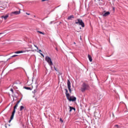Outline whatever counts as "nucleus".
<instances>
[{"label":"nucleus","instance_id":"2","mask_svg":"<svg viewBox=\"0 0 128 128\" xmlns=\"http://www.w3.org/2000/svg\"><path fill=\"white\" fill-rule=\"evenodd\" d=\"M76 24H79V26H81L82 28L84 26V23L81 19H77L75 20Z\"/></svg>","mask_w":128,"mask_h":128},{"label":"nucleus","instance_id":"3","mask_svg":"<svg viewBox=\"0 0 128 128\" xmlns=\"http://www.w3.org/2000/svg\"><path fill=\"white\" fill-rule=\"evenodd\" d=\"M45 60L48 62V64L49 66H52V64H54L52 61V58H50L48 56H46Z\"/></svg>","mask_w":128,"mask_h":128},{"label":"nucleus","instance_id":"25","mask_svg":"<svg viewBox=\"0 0 128 128\" xmlns=\"http://www.w3.org/2000/svg\"><path fill=\"white\" fill-rule=\"evenodd\" d=\"M26 14H27L28 16H30V13L26 12Z\"/></svg>","mask_w":128,"mask_h":128},{"label":"nucleus","instance_id":"29","mask_svg":"<svg viewBox=\"0 0 128 128\" xmlns=\"http://www.w3.org/2000/svg\"><path fill=\"white\" fill-rule=\"evenodd\" d=\"M48 0H42V2H46V1H48Z\"/></svg>","mask_w":128,"mask_h":128},{"label":"nucleus","instance_id":"33","mask_svg":"<svg viewBox=\"0 0 128 128\" xmlns=\"http://www.w3.org/2000/svg\"><path fill=\"white\" fill-rule=\"evenodd\" d=\"M80 39L82 40V36H80Z\"/></svg>","mask_w":128,"mask_h":128},{"label":"nucleus","instance_id":"8","mask_svg":"<svg viewBox=\"0 0 128 128\" xmlns=\"http://www.w3.org/2000/svg\"><path fill=\"white\" fill-rule=\"evenodd\" d=\"M72 18H74V15H71V16H68L67 20H72Z\"/></svg>","mask_w":128,"mask_h":128},{"label":"nucleus","instance_id":"14","mask_svg":"<svg viewBox=\"0 0 128 128\" xmlns=\"http://www.w3.org/2000/svg\"><path fill=\"white\" fill-rule=\"evenodd\" d=\"M14 115L12 116H12H10V120L8 121L9 123H10V122H12V120H14Z\"/></svg>","mask_w":128,"mask_h":128},{"label":"nucleus","instance_id":"42","mask_svg":"<svg viewBox=\"0 0 128 128\" xmlns=\"http://www.w3.org/2000/svg\"><path fill=\"white\" fill-rule=\"evenodd\" d=\"M34 18H36V16H34Z\"/></svg>","mask_w":128,"mask_h":128},{"label":"nucleus","instance_id":"24","mask_svg":"<svg viewBox=\"0 0 128 128\" xmlns=\"http://www.w3.org/2000/svg\"><path fill=\"white\" fill-rule=\"evenodd\" d=\"M34 46L35 48H37L38 50V46H36V45H34Z\"/></svg>","mask_w":128,"mask_h":128},{"label":"nucleus","instance_id":"28","mask_svg":"<svg viewBox=\"0 0 128 128\" xmlns=\"http://www.w3.org/2000/svg\"><path fill=\"white\" fill-rule=\"evenodd\" d=\"M40 54H41V56H43V57H44V54H42L40 53Z\"/></svg>","mask_w":128,"mask_h":128},{"label":"nucleus","instance_id":"39","mask_svg":"<svg viewBox=\"0 0 128 128\" xmlns=\"http://www.w3.org/2000/svg\"><path fill=\"white\" fill-rule=\"evenodd\" d=\"M3 33H0V34H2Z\"/></svg>","mask_w":128,"mask_h":128},{"label":"nucleus","instance_id":"45","mask_svg":"<svg viewBox=\"0 0 128 128\" xmlns=\"http://www.w3.org/2000/svg\"><path fill=\"white\" fill-rule=\"evenodd\" d=\"M112 116H114V114H112Z\"/></svg>","mask_w":128,"mask_h":128},{"label":"nucleus","instance_id":"21","mask_svg":"<svg viewBox=\"0 0 128 128\" xmlns=\"http://www.w3.org/2000/svg\"><path fill=\"white\" fill-rule=\"evenodd\" d=\"M20 100H22V99H20V100H18V102L16 103V104H18V103H19V102H20Z\"/></svg>","mask_w":128,"mask_h":128},{"label":"nucleus","instance_id":"16","mask_svg":"<svg viewBox=\"0 0 128 128\" xmlns=\"http://www.w3.org/2000/svg\"><path fill=\"white\" fill-rule=\"evenodd\" d=\"M24 88H25V90H32V88H30V87H24Z\"/></svg>","mask_w":128,"mask_h":128},{"label":"nucleus","instance_id":"38","mask_svg":"<svg viewBox=\"0 0 128 128\" xmlns=\"http://www.w3.org/2000/svg\"><path fill=\"white\" fill-rule=\"evenodd\" d=\"M74 44H76V42H74Z\"/></svg>","mask_w":128,"mask_h":128},{"label":"nucleus","instance_id":"4","mask_svg":"<svg viewBox=\"0 0 128 128\" xmlns=\"http://www.w3.org/2000/svg\"><path fill=\"white\" fill-rule=\"evenodd\" d=\"M67 100H69V102H76V98L74 96H70H70L67 98Z\"/></svg>","mask_w":128,"mask_h":128},{"label":"nucleus","instance_id":"32","mask_svg":"<svg viewBox=\"0 0 128 128\" xmlns=\"http://www.w3.org/2000/svg\"><path fill=\"white\" fill-rule=\"evenodd\" d=\"M14 98L13 99V100L12 102H14Z\"/></svg>","mask_w":128,"mask_h":128},{"label":"nucleus","instance_id":"12","mask_svg":"<svg viewBox=\"0 0 128 128\" xmlns=\"http://www.w3.org/2000/svg\"><path fill=\"white\" fill-rule=\"evenodd\" d=\"M2 18H4V20H6L8 18V15H6V16H1Z\"/></svg>","mask_w":128,"mask_h":128},{"label":"nucleus","instance_id":"20","mask_svg":"<svg viewBox=\"0 0 128 128\" xmlns=\"http://www.w3.org/2000/svg\"><path fill=\"white\" fill-rule=\"evenodd\" d=\"M38 32H39V34H44V33L40 32V31H37Z\"/></svg>","mask_w":128,"mask_h":128},{"label":"nucleus","instance_id":"7","mask_svg":"<svg viewBox=\"0 0 128 128\" xmlns=\"http://www.w3.org/2000/svg\"><path fill=\"white\" fill-rule=\"evenodd\" d=\"M64 90H65V94H66V98H68V96H70V94L68 93V89L66 88H65L64 89Z\"/></svg>","mask_w":128,"mask_h":128},{"label":"nucleus","instance_id":"1","mask_svg":"<svg viewBox=\"0 0 128 128\" xmlns=\"http://www.w3.org/2000/svg\"><path fill=\"white\" fill-rule=\"evenodd\" d=\"M88 90H90V85L86 82H84L82 85L81 92H84Z\"/></svg>","mask_w":128,"mask_h":128},{"label":"nucleus","instance_id":"17","mask_svg":"<svg viewBox=\"0 0 128 128\" xmlns=\"http://www.w3.org/2000/svg\"><path fill=\"white\" fill-rule=\"evenodd\" d=\"M24 108V107L22 106H20V112H22V110H23Z\"/></svg>","mask_w":128,"mask_h":128},{"label":"nucleus","instance_id":"26","mask_svg":"<svg viewBox=\"0 0 128 128\" xmlns=\"http://www.w3.org/2000/svg\"><path fill=\"white\" fill-rule=\"evenodd\" d=\"M10 90L12 92H14V90H12V88H11Z\"/></svg>","mask_w":128,"mask_h":128},{"label":"nucleus","instance_id":"40","mask_svg":"<svg viewBox=\"0 0 128 128\" xmlns=\"http://www.w3.org/2000/svg\"><path fill=\"white\" fill-rule=\"evenodd\" d=\"M22 6V4H20Z\"/></svg>","mask_w":128,"mask_h":128},{"label":"nucleus","instance_id":"22","mask_svg":"<svg viewBox=\"0 0 128 128\" xmlns=\"http://www.w3.org/2000/svg\"><path fill=\"white\" fill-rule=\"evenodd\" d=\"M54 69L55 70L56 72H58V70H56V66H54Z\"/></svg>","mask_w":128,"mask_h":128},{"label":"nucleus","instance_id":"27","mask_svg":"<svg viewBox=\"0 0 128 128\" xmlns=\"http://www.w3.org/2000/svg\"><path fill=\"white\" fill-rule=\"evenodd\" d=\"M60 122H64V120H62V118H60Z\"/></svg>","mask_w":128,"mask_h":128},{"label":"nucleus","instance_id":"37","mask_svg":"<svg viewBox=\"0 0 128 128\" xmlns=\"http://www.w3.org/2000/svg\"><path fill=\"white\" fill-rule=\"evenodd\" d=\"M5 128H8V126H5Z\"/></svg>","mask_w":128,"mask_h":128},{"label":"nucleus","instance_id":"23","mask_svg":"<svg viewBox=\"0 0 128 128\" xmlns=\"http://www.w3.org/2000/svg\"><path fill=\"white\" fill-rule=\"evenodd\" d=\"M54 22V21H51L50 22V24H52Z\"/></svg>","mask_w":128,"mask_h":128},{"label":"nucleus","instance_id":"6","mask_svg":"<svg viewBox=\"0 0 128 128\" xmlns=\"http://www.w3.org/2000/svg\"><path fill=\"white\" fill-rule=\"evenodd\" d=\"M18 104H16L14 108L13 112H12V116L16 114V108L18 106Z\"/></svg>","mask_w":128,"mask_h":128},{"label":"nucleus","instance_id":"19","mask_svg":"<svg viewBox=\"0 0 128 128\" xmlns=\"http://www.w3.org/2000/svg\"><path fill=\"white\" fill-rule=\"evenodd\" d=\"M36 92H38V89H35L32 92L33 94H35Z\"/></svg>","mask_w":128,"mask_h":128},{"label":"nucleus","instance_id":"9","mask_svg":"<svg viewBox=\"0 0 128 128\" xmlns=\"http://www.w3.org/2000/svg\"><path fill=\"white\" fill-rule=\"evenodd\" d=\"M69 108H70V112H72V110H74V112H76V108L72 107V106H69Z\"/></svg>","mask_w":128,"mask_h":128},{"label":"nucleus","instance_id":"43","mask_svg":"<svg viewBox=\"0 0 128 128\" xmlns=\"http://www.w3.org/2000/svg\"><path fill=\"white\" fill-rule=\"evenodd\" d=\"M14 84H16V82H14Z\"/></svg>","mask_w":128,"mask_h":128},{"label":"nucleus","instance_id":"36","mask_svg":"<svg viewBox=\"0 0 128 128\" xmlns=\"http://www.w3.org/2000/svg\"><path fill=\"white\" fill-rule=\"evenodd\" d=\"M10 58H9L8 60H10Z\"/></svg>","mask_w":128,"mask_h":128},{"label":"nucleus","instance_id":"5","mask_svg":"<svg viewBox=\"0 0 128 128\" xmlns=\"http://www.w3.org/2000/svg\"><path fill=\"white\" fill-rule=\"evenodd\" d=\"M67 84H68V89L70 93L72 94V89L70 88H71L70 81V80H68Z\"/></svg>","mask_w":128,"mask_h":128},{"label":"nucleus","instance_id":"31","mask_svg":"<svg viewBox=\"0 0 128 128\" xmlns=\"http://www.w3.org/2000/svg\"><path fill=\"white\" fill-rule=\"evenodd\" d=\"M114 126H116V127H118V124H116V125Z\"/></svg>","mask_w":128,"mask_h":128},{"label":"nucleus","instance_id":"15","mask_svg":"<svg viewBox=\"0 0 128 128\" xmlns=\"http://www.w3.org/2000/svg\"><path fill=\"white\" fill-rule=\"evenodd\" d=\"M22 52H24L21 50V51H17V52H14V53L15 54H22Z\"/></svg>","mask_w":128,"mask_h":128},{"label":"nucleus","instance_id":"35","mask_svg":"<svg viewBox=\"0 0 128 128\" xmlns=\"http://www.w3.org/2000/svg\"><path fill=\"white\" fill-rule=\"evenodd\" d=\"M56 50H58V48H56Z\"/></svg>","mask_w":128,"mask_h":128},{"label":"nucleus","instance_id":"41","mask_svg":"<svg viewBox=\"0 0 128 128\" xmlns=\"http://www.w3.org/2000/svg\"><path fill=\"white\" fill-rule=\"evenodd\" d=\"M9 126H10V124H8Z\"/></svg>","mask_w":128,"mask_h":128},{"label":"nucleus","instance_id":"13","mask_svg":"<svg viewBox=\"0 0 128 128\" xmlns=\"http://www.w3.org/2000/svg\"><path fill=\"white\" fill-rule=\"evenodd\" d=\"M88 58L90 62H92V56L88 54Z\"/></svg>","mask_w":128,"mask_h":128},{"label":"nucleus","instance_id":"34","mask_svg":"<svg viewBox=\"0 0 128 128\" xmlns=\"http://www.w3.org/2000/svg\"><path fill=\"white\" fill-rule=\"evenodd\" d=\"M39 52H42V51L40 50H39Z\"/></svg>","mask_w":128,"mask_h":128},{"label":"nucleus","instance_id":"30","mask_svg":"<svg viewBox=\"0 0 128 128\" xmlns=\"http://www.w3.org/2000/svg\"><path fill=\"white\" fill-rule=\"evenodd\" d=\"M38 88V85H36V89Z\"/></svg>","mask_w":128,"mask_h":128},{"label":"nucleus","instance_id":"18","mask_svg":"<svg viewBox=\"0 0 128 128\" xmlns=\"http://www.w3.org/2000/svg\"><path fill=\"white\" fill-rule=\"evenodd\" d=\"M18 55L14 54L10 57V58H16V56H18Z\"/></svg>","mask_w":128,"mask_h":128},{"label":"nucleus","instance_id":"10","mask_svg":"<svg viewBox=\"0 0 128 128\" xmlns=\"http://www.w3.org/2000/svg\"><path fill=\"white\" fill-rule=\"evenodd\" d=\"M12 14H16V15H17V14H20V11H14V12H12Z\"/></svg>","mask_w":128,"mask_h":128},{"label":"nucleus","instance_id":"11","mask_svg":"<svg viewBox=\"0 0 128 128\" xmlns=\"http://www.w3.org/2000/svg\"><path fill=\"white\" fill-rule=\"evenodd\" d=\"M109 14H110V12H107L103 14V16H109Z\"/></svg>","mask_w":128,"mask_h":128},{"label":"nucleus","instance_id":"44","mask_svg":"<svg viewBox=\"0 0 128 128\" xmlns=\"http://www.w3.org/2000/svg\"><path fill=\"white\" fill-rule=\"evenodd\" d=\"M24 72H26V70H24Z\"/></svg>","mask_w":128,"mask_h":128}]
</instances>
